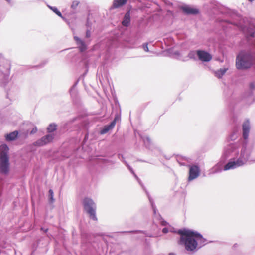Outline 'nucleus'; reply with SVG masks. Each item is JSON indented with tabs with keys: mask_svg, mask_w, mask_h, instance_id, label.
I'll use <instances>...</instances> for the list:
<instances>
[{
	"mask_svg": "<svg viewBox=\"0 0 255 255\" xmlns=\"http://www.w3.org/2000/svg\"><path fill=\"white\" fill-rule=\"evenodd\" d=\"M178 233L181 235L178 241L180 245H184L187 251H193L195 250L198 245V242L204 244L206 240L199 233L190 230H179Z\"/></svg>",
	"mask_w": 255,
	"mask_h": 255,
	"instance_id": "obj_1",
	"label": "nucleus"
},
{
	"mask_svg": "<svg viewBox=\"0 0 255 255\" xmlns=\"http://www.w3.org/2000/svg\"><path fill=\"white\" fill-rule=\"evenodd\" d=\"M8 151L9 148L6 144L0 146V171L4 174H6L9 171Z\"/></svg>",
	"mask_w": 255,
	"mask_h": 255,
	"instance_id": "obj_2",
	"label": "nucleus"
},
{
	"mask_svg": "<svg viewBox=\"0 0 255 255\" xmlns=\"http://www.w3.org/2000/svg\"><path fill=\"white\" fill-rule=\"evenodd\" d=\"M252 64V56L248 54L241 53L236 59V65L238 69L249 68Z\"/></svg>",
	"mask_w": 255,
	"mask_h": 255,
	"instance_id": "obj_3",
	"label": "nucleus"
},
{
	"mask_svg": "<svg viewBox=\"0 0 255 255\" xmlns=\"http://www.w3.org/2000/svg\"><path fill=\"white\" fill-rule=\"evenodd\" d=\"M84 209L93 220H96L95 204L93 201L88 198H85L83 201Z\"/></svg>",
	"mask_w": 255,
	"mask_h": 255,
	"instance_id": "obj_4",
	"label": "nucleus"
},
{
	"mask_svg": "<svg viewBox=\"0 0 255 255\" xmlns=\"http://www.w3.org/2000/svg\"><path fill=\"white\" fill-rule=\"evenodd\" d=\"M245 162H246L241 158L237 159L236 161L234 160H231L224 166V170H228L236 168L244 165Z\"/></svg>",
	"mask_w": 255,
	"mask_h": 255,
	"instance_id": "obj_5",
	"label": "nucleus"
},
{
	"mask_svg": "<svg viewBox=\"0 0 255 255\" xmlns=\"http://www.w3.org/2000/svg\"><path fill=\"white\" fill-rule=\"evenodd\" d=\"M54 138V134H48L42 137L39 140L34 142V145L37 146L45 145L52 141Z\"/></svg>",
	"mask_w": 255,
	"mask_h": 255,
	"instance_id": "obj_6",
	"label": "nucleus"
},
{
	"mask_svg": "<svg viewBox=\"0 0 255 255\" xmlns=\"http://www.w3.org/2000/svg\"><path fill=\"white\" fill-rule=\"evenodd\" d=\"M196 53L199 59L203 62H209L212 58L209 53L204 50H197Z\"/></svg>",
	"mask_w": 255,
	"mask_h": 255,
	"instance_id": "obj_7",
	"label": "nucleus"
},
{
	"mask_svg": "<svg viewBox=\"0 0 255 255\" xmlns=\"http://www.w3.org/2000/svg\"><path fill=\"white\" fill-rule=\"evenodd\" d=\"M200 169L196 165L192 166L189 169L188 180L191 181L197 178L200 174Z\"/></svg>",
	"mask_w": 255,
	"mask_h": 255,
	"instance_id": "obj_8",
	"label": "nucleus"
},
{
	"mask_svg": "<svg viewBox=\"0 0 255 255\" xmlns=\"http://www.w3.org/2000/svg\"><path fill=\"white\" fill-rule=\"evenodd\" d=\"M243 136L245 139L248 138L249 133L250 129V123L249 120H246L243 124Z\"/></svg>",
	"mask_w": 255,
	"mask_h": 255,
	"instance_id": "obj_9",
	"label": "nucleus"
},
{
	"mask_svg": "<svg viewBox=\"0 0 255 255\" xmlns=\"http://www.w3.org/2000/svg\"><path fill=\"white\" fill-rule=\"evenodd\" d=\"M181 9L182 10L183 12L186 14H193L195 15L199 13V11L198 9L186 6H183L181 8Z\"/></svg>",
	"mask_w": 255,
	"mask_h": 255,
	"instance_id": "obj_10",
	"label": "nucleus"
},
{
	"mask_svg": "<svg viewBox=\"0 0 255 255\" xmlns=\"http://www.w3.org/2000/svg\"><path fill=\"white\" fill-rule=\"evenodd\" d=\"M128 2V0H114L111 9H116L122 7Z\"/></svg>",
	"mask_w": 255,
	"mask_h": 255,
	"instance_id": "obj_11",
	"label": "nucleus"
},
{
	"mask_svg": "<svg viewBox=\"0 0 255 255\" xmlns=\"http://www.w3.org/2000/svg\"><path fill=\"white\" fill-rule=\"evenodd\" d=\"M18 134L17 131H14L5 135V139L7 141H12L16 139Z\"/></svg>",
	"mask_w": 255,
	"mask_h": 255,
	"instance_id": "obj_12",
	"label": "nucleus"
},
{
	"mask_svg": "<svg viewBox=\"0 0 255 255\" xmlns=\"http://www.w3.org/2000/svg\"><path fill=\"white\" fill-rule=\"evenodd\" d=\"M130 21V16L129 11H128L125 15L124 19L122 21L123 25L128 26Z\"/></svg>",
	"mask_w": 255,
	"mask_h": 255,
	"instance_id": "obj_13",
	"label": "nucleus"
},
{
	"mask_svg": "<svg viewBox=\"0 0 255 255\" xmlns=\"http://www.w3.org/2000/svg\"><path fill=\"white\" fill-rule=\"evenodd\" d=\"M114 123L111 122L110 124L105 126L104 128L101 130L100 133L101 134H104L108 132L110 130L112 129L114 127Z\"/></svg>",
	"mask_w": 255,
	"mask_h": 255,
	"instance_id": "obj_14",
	"label": "nucleus"
},
{
	"mask_svg": "<svg viewBox=\"0 0 255 255\" xmlns=\"http://www.w3.org/2000/svg\"><path fill=\"white\" fill-rule=\"evenodd\" d=\"M75 39L77 41V44L79 45V48L80 51L83 52L85 51L87 48L85 43L78 37H75Z\"/></svg>",
	"mask_w": 255,
	"mask_h": 255,
	"instance_id": "obj_15",
	"label": "nucleus"
},
{
	"mask_svg": "<svg viewBox=\"0 0 255 255\" xmlns=\"http://www.w3.org/2000/svg\"><path fill=\"white\" fill-rule=\"evenodd\" d=\"M227 69H220L218 71L216 72V74L217 77L218 78H221L223 75L225 74L227 71Z\"/></svg>",
	"mask_w": 255,
	"mask_h": 255,
	"instance_id": "obj_16",
	"label": "nucleus"
},
{
	"mask_svg": "<svg viewBox=\"0 0 255 255\" xmlns=\"http://www.w3.org/2000/svg\"><path fill=\"white\" fill-rule=\"evenodd\" d=\"M56 129V125L55 124H50L47 128L48 132H52Z\"/></svg>",
	"mask_w": 255,
	"mask_h": 255,
	"instance_id": "obj_17",
	"label": "nucleus"
},
{
	"mask_svg": "<svg viewBox=\"0 0 255 255\" xmlns=\"http://www.w3.org/2000/svg\"><path fill=\"white\" fill-rule=\"evenodd\" d=\"M79 4V2L78 1H77V0L73 1L71 4V7L73 9H75L78 7Z\"/></svg>",
	"mask_w": 255,
	"mask_h": 255,
	"instance_id": "obj_18",
	"label": "nucleus"
},
{
	"mask_svg": "<svg viewBox=\"0 0 255 255\" xmlns=\"http://www.w3.org/2000/svg\"><path fill=\"white\" fill-rule=\"evenodd\" d=\"M51 9L54 11L57 15L59 16L62 17V15L61 13L58 10L56 7H51Z\"/></svg>",
	"mask_w": 255,
	"mask_h": 255,
	"instance_id": "obj_19",
	"label": "nucleus"
},
{
	"mask_svg": "<svg viewBox=\"0 0 255 255\" xmlns=\"http://www.w3.org/2000/svg\"><path fill=\"white\" fill-rule=\"evenodd\" d=\"M49 193L50 200L51 202H53L54 201V198H53L54 193H53V190L52 189H50L49 191Z\"/></svg>",
	"mask_w": 255,
	"mask_h": 255,
	"instance_id": "obj_20",
	"label": "nucleus"
},
{
	"mask_svg": "<svg viewBox=\"0 0 255 255\" xmlns=\"http://www.w3.org/2000/svg\"><path fill=\"white\" fill-rule=\"evenodd\" d=\"M143 48L144 50L145 51H146V52H148L149 51V49H148V44L147 43L143 44Z\"/></svg>",
	"mask_w": 255,
	"mask_h": 255,
	"instance_id": "obj_21",
	"label": "nucleus"
},
{
	"mask_svg": "<svg viewBox=\"0 0 255 255\" xmlns=\"http://www.w3.org/2000/svg\"><path fill=\"white\" fill-rule=\"evenodd\" d=\"M119 119H120V118H119V117L118 115H117V116L115 117V118H114V120L112 122H114V126H115V125H116V121H117V120H119Z\"/></svg>",
	"mask_w": 255,
	"mask_h": 255,
	"instance_id": "obj_22",
	"label": "nucleus"
},
{
	"mask_svg": "<svg viewBox=\"0 0 255 255\" xmlns=\"http://www.w3.org/2000/svg\"><path fill=\"white\" fill-rule=\"evenodd\" d=\"M37 128L36 127H35L33 128V129L31 130V134H33V133H35L37 132Z\"/></svg>",
	"mask_w": 255,
	"mask_h": 255,
	"instance_id": "obj_23",
	"label": "nucleus"
},
{
	"mask_svg": "<svg viewBox=\"0 0 255 255\" xmlns=\"http://www.w3.org/2000/svg\"><path fill=\"white\" fill-rule=\"evenodd\" d=\"M162 232L164 233H167L168 232V229L167 228H164L163 229Z\"/></svg>",
	"mask_w": 255,
	"mask_h": 255,
	"instance_id": "obj_24",
	"label": "nucleus"
},
{
	"mask_svg": "<svg viewBox=\"0 0 255 255\" xmlns=\"http://www.w3.org/2000/svg\"><path fill=\"white\" fill-rule=\"evenodd\" d=\"M90 36V31L89 30H87V32H86V37H89Z\"/></svg>",
	"mask_w": 255,
	"mask_h": 255,
	"instance_id": "obj_25",
	"label": "nucleus"
},
{
	"mask_svg": "<svg viewBox=\"0 0 255 255\" xmlns=\"http://www.w3.org/2000/svg\"><path fill=\"white\" fill-rule=\"evenodd\" d=\"M41 229L42 230H43V231H44V232H46L47 231V230H48V229H44L43 228H41Z\"/></svg>",
	"mask_w": 255,
	"mask_h": 255,
	"instance_id": "obj_26",
	"label": "nucleus"
},
{
	"mask_svg": "<svg viewBox=\"0 0 255 255\" xmlns=\"http://www.w3.org/2000/svg\"><path fill=\"white\" fill-rule=\"evenodd\" d=\"M169 255H173L172 254H169Z\"/></svg>",
	"mask_w": 255,
	"mask_h": 255,
	"instance_id": "obj_27",
	"label": "nucleus"
}]
</instances>
